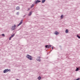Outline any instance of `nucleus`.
<instances>
[{"instance_id":"nucleus-1","label":"nucleus","mask_w":80,"mask_h":80,"mask_svg":"<svg viewBox=\"0 0 80 80\" xmlns=\"http://www.w3.org/2000/svg\"><path fill=\"white\" fill-rule=\"evenodd\" d=\"M26 58L29 59L30 60H33V57L32 56L28 55L27 54L26 56Z\"/></svg>"},{"instance_id":"nucleus-2","label":"nucleus","mask_w":80,"mask_h":80,"mask_svg":"<svg viewBox=\"0 0 80 80\" xmlns=\"http://www.w3.org/2000/svg\"><path fill=\"white\" fill-rule=\"evenodd\" d=\"M16 28V25H14V26H12V28H11L12 30H14L15 29V28Z\"/></svg>"},{"instance_id":"nucleus-3","label":"nucleus","mask_w":80,"mask_h":80,"mask_svg":"<svg viewBox=\"0 0 80 80\" xmlns=\"http://www.w3.org/2000/svg\"><path fill=\"white\" fill-rule=\"evenodd\" d=\"M40 2H41V1L39 0H37L36 1L34 2V3L35 4H38V3H40Z\"/></svg>"},{"instance_id":"nucleus-4","label":"nucleus","mask_w":80,"mask_h":80,"mask_svg":"<svg viewBox=\"0 0 80 80\" xmlns=\"http://www.w3.org/2000/svg\"><path fill=\"white\" fill-rule=\"evenodd\" d=\"M22 23H23V20H21V22L19 23L18 24V26H20V25H21Z\"/></svg>"},{"instance_id":"nucleus-5","label":"nucleus","mask_w":80,"mask_h":80,"mask_svg":"<svg viewBox=\"0 0 80 80\" xmlns=\"http://www.w3.org/2000/svg\"><path fill=\"white\" fill-rule=\"evenodd\" d=\"M8 72V69H5L3 71V72L4 73H7Z\"/></svg>"},{"instance_id":"nucleus-6","label":"nucleus","mask_w":80,"mask_h":80,"mask_svg":"<svg viewBox=\"0 0 80 80\" xmlns=\"http://www.w3.org/2000/svg\"><path fill=\"white\" fill-rule=\"evenodd\" d=\"M16 10H20V7L19 6H18L16 8Z\"/></svg>"},{"instance_id":"nucleus-7","label":"nucleus","mask_w":80,"mask_h":80,"mask_svg":"<svg viewBox=\"0 0 80 80\" xmlns=\"http://www.w3.org/2000/svg\"><path fill=\"white\" fill-rule=\"evenodd\" d=\"M55 35H58V34H59V32L56 31L55 32Z\"/></svg>"},{"instance_id":"nucleus-8","label":"nucleus","mask_w":80,"mask_h":80,"mask_svg":"<svg viewBox=\"0 0 80 80\" xmlns=\"http://www.w3.org/2000/svg\"><path fill=\"white\" fill-rule=\"evenodd\" d=\"M32 11L30 12L28 14V16H30L32 15Z\"/></svg>"},{"instance_id":"nucleus-9","label":"nucleus","mask_w":80,"mask_h":80,"mask_svg":"<svg viewBox=\"0 0 80 80\" xmlns=\"http://www.w3.org/2000/svg\"><path fill=\"white\" fill-rule=\"evenodd\" d=\"M38 79L39 80H41V77H40V76H39V77H38Z\"/></svg>"},{"instance_id":"nucleus-10","label":"nucleus","mask_w":80,"mask_h":80,"mask_svg":"<svg viewBox=\"0 0 80 80\" xmlns=\"http://www.w3.org/2000/svg\"><path fill=\"white\" fill-rule=\"evenodd\" d=\"M14 36H15V33H14L11 36V37L12 38Z\"/></svg>"},{"instance_id":"nucleus-11","label":"nucleus","mask_w":80,"mask_h":80,"mask_svg":"<svg viewBox=\"0 0 80 80\" xmlns=\"http://www.w3.org/2000/svg\"><path fill=\"white\" fill-rule=\"evenodd\" d=\"M65 32L66 33H68V29H66Z\"/></svg>"},{"instance_id":"nucleus-12","label":"nucleus","mask_w":80,"mask_h":80,"mask_svg":"<svg viewBox=\"0 0 80 80\" xmlns=\"http://www.w3.org/2000/svg\"><path fill=\"white\" fill-rule=\"evenodd\" d=\"M36 60H37V61H38V62H40V61H41L40 59H37Z\"/></svg>"},{"instance_id":"nucleus-13","label":"nucleus","mask_w":80,"mask_h":80,"mask_svg":"<svg viewBox=\"0 0 80 80\" xmlns=\"http://www.w3.org/2000/svg\"><path fill=\"white\" fill-rule=\"evenodd\" d=\"M33 7H34V5H33V4H32V5L31 6V8H33Z\"/></svg>"},{"instance_id":"nucleus-14","label":"nucleus","mask_w":80,"mask_h":80,"mask_svg":"<svg viewBox=\"0 0 80 80\" xmlns=\"http://www.w3.org/2000/svg\"><path fill=\"white\" fill-rule=\"evenodd\" d=\"M50 47V45H48V46L47 48L48 49Z\"/></svg>"},{"instance_id":"nucleus-15","label":"nucleus","mask_w":80,"mask_h":80,"mask_svg":"<svg viewBox=\"0 0 80 80\" xmlns=\"http://www.w3.org/2000/svg\"><path fill=\"white\" fill-rule=\"evenodd\" d=\"M45 2V0H42V3H43L44 2Z\"/></svg>"},{"instance_id":"nucleus-16","label":"nucleus","mask_w":80,"mask_h":80,"mask_svg":"<svg viewBox=\"0 0 80 80\" xmlns=\"http://www.w3.org/2000/svg\"><path fill=\"white\" fill-rule=\"evenodd\" d=\"M41 58V57H37V59H40Z\"/></svg>"},{"instance_id":"nucleus-17","label":"nucleus","mask_w":80,"mask_h":80,"mask_svg":"<svg viewBox=\"0 0 80 80\" xmlns=\"http://www.w3.org/2000/svg\"><path fill=\"white\" fill-rule=\"evenodd\" d=\"M63 15H61V18H63Z\"/></svg>"},{"instance_id":"nucleus-18","label":"nucleus","mask_w":80,"mask_h":80,"mask_svg":"<svg viewBox=\"0 0 80 80\" xmlns=\"http://www.w3.org/2000/svg\"><path fill=\"white\" fill-rule=\"evenodd\" d=\"M79 69V68H77V69L76 70V71H78Z\"/></svg>"},{"instance_id":"nucleus-19","label":"nucleus","mask_w":80,"mask_h":80,"mask_svg":"<svg viewBox=\"0 0 80 80\" xmlns=\"http://www.w3.org/2000/svg\"><path fill=\"white\" fill-rule=\"evenodd\" d=\"M2 36H3V37H5V34H2Z\"/></svg>"},{"instance_id":"nucleus-20","label":"nucleus","mask_w":80,"mask_h":80,"mask_svg":"<svg viewBox=\"0 0 80 80\" xmlns=\"http://www.w3.org/2000/svg\"><path fill=\"white\" fill-rule=\"evenodd\" d=\"M48 47V45H45V47L46 48H47V47Z\"/></svg>"},{"instance_id":"nucleus-21","label":"nucleus","mask_w":80,"mask_h":80,"mask_svg":"<svg viewBox=\"0 0 80 80\" xmlns=\"http://www.w3.org/2000/svg\"><path fill=\"white\" fill-rule=\"evenodd\" d=\"M77 37H78L79 38H80V36H78V35H77Z\"/></svg>"},{"instance_id":"nucleus-22","label":"nucleus","mask_w":80,"mask_h":80,"mask_svg":"<svg viewBox=\"0 0 80 80\" xmlns=\"http://www.w3.org/2000/svg\"><path fill=\"white\" fill-rule=\"evenodd\" d=\"M11 71V70L8 69V72H10Z\"/></svg>"},{"instance_id":"nucleus-23","label":"nucleus","mask_w":80,"mask_h":80,"mask_svg":"<svg viewBox=\"0 0 80 80\" xmlns=\"http://www.w3.org/2000/svg\"><path fill=\"white\" fill-rule=\"evenodd\" d=\"M11 38H12V37H10V38H9V40H11Z\"/></svg>"},{"instance_id":"nucleus-24","label":"nucleus","mask_w":80,"mask_h":80,"mask_svg":"<svg viewBox=\"0 0 80 80\" xmlns=\"http://www.w3.org/2000/svg\"><path fill=\"white\" fill-rule=\"evenodd\" d=\"M19 14V12H17V15H18Z\"/></svg>"},{"instance_id":"nucleus-25","label":"nucleus","mask_w":80,"mask_h":80,"mask_svg":"<svg viewBox=\"0 0 80 80\" xmlns=\"http://www.w3.org/2000/svg\"><path fill=\"white\" fill-rule=\"evenodd\" d=\"M76 80H80V78H78L76 79Z\"/></svg>"},{"instance_id":"nucleus-26","label":"nucleus","mask_w":80,"mask_h":80,"mask_svg":"<svg viewBox=\"0 0 80 80\" xmlns=\"http://www.w3.org/2000/svg\"><path fill=\"white\" fill-rule=\"evenodd\" d=\"M26 15H24L23 16V18H24V17H25V16H26Z\"/></svg>"},{"instance_id":"nucleus-27","label":"nucleus","mask_w":80,"mask_h":80,"mask_svg":"<svg viewBox=\"0 0 80 80\" xmlns=\"http://www.w3.org/2000/svg\"><path fill=\"white\" fill-rule=\"evenodd\" d=\"M30 10L29 8H28V10Z\"/></svg>"},{"instance_id":"nucleus-28","label":"nucleus","mask_w":80,"mask_h":80,"mask_svg":"<svg viewBox=\"0 0 80 80\" xmlns=\"http://www.w3.org/2000/svg\"><path fill=\"white\" fill-rule=\"evenodd\" d=\"M17 80H19V79H17Z\"/></svg>"},{"instance_id":"nucleus-29","label":"nucleus","mask_w":80,"mask_h":80,"mask_svg":"<svg viewBox=\"0 0 80 80\" xmlns=\"http://www.w3.org/2000/svg\"><path fill=\"white\" fill-rule=\"evenodd\" d=\"M52 49H53V47H52Z\"/></svg>"},{"instance_id":"nucleus-30","label":"nucleus","mask_w":80,"mask_h":80,"mask_svg":"<svg viewBox=\"0 0 80 80\" xmlns=\"http://www.w3.org/2000/svg\"><path fill=\"white\" fill-rule=\"evenodd\" d=\"M52 47V46L51 45V46H50V47Z\"/></svg>"}]
</instances>
